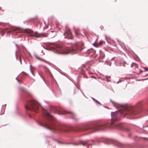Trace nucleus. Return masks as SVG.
I'll return each instance as SVG.
<instances>
[{
  "instance_id": "1",
  "label": "nucleus",
  "mask_w": 148,
  "mask_h": 148,
  "mask_svg": "<svg viewBox=\"0 0 148 148\" xmlns=\"http://www.w3.org/2000/svg\"><path fill=\"white\" fill-rule=\"evenodd\" d=\"M83 46L80 43H76L73 44L70 48H65L62 44H57L51 47V49L54 52L58 53H75L82 49Z\"/></svg>"
},
{
  "instance_id": "2",
  "label": "nucleus",
  "mask_w": 148,
  "mask_h": 148,
  "mask_svg": "<svg viewBox=\"0 0 148 148\" xmlns=\"http://www.w3.org/2000/svg\"><path fill=\"white\" fill-rule=\"evenodd\" d=\"M136 114V112H135L134 108L123 106L122 109L118 112L112 113L111 125H112L113 123L119 119V116L121 114L123 115L124 116L125 115L130 116Z\"/></svg>"
},
{
  "instance_id": "3",
  "label": "nucleus",
  "mask_w": 148,
  "mask_h": 148,
  "mask_svg": "<svg viewBox=\"0 0 148 148\" xmlns=\"http://www.w3.org/2000/svg\"><path fill=\"white\" fill-rule=\"evenodd\" d=\"M108 126L105 124H88L79 127L77 128V131L89 130L91 133L96 131L103 130L108 127Z\"/></svg>"
},
{
  "instance_id": "4",
  "label": "nucleus",
  "mask_w": 148,
  "mask_h": 148,
  "mask_svg": "<svg viewBox=\"0 0 148 148\" xmlns=\"http://www.w3.org/2000/svg\"><path fill=\"white\" fill-rule=\"evenodd\" d=\"M40 125L51 130H59L64 131H67L65 129L66 127L65 126H58L52 123L45 122L44 123H41Z\"/></svg>"
},
{
  "instance_id": "5",
  "label": "nucleus",
  "mask_w": 148,
  "mask_h": 148,
  "mask_svg": "<svg viewBox=\"0 0 148 148\" xmlns=\"http://www.w3.org/2000/svg\"><path fill=\"white\" fill-rule=\"evenodd\" d=\"M39 105V103L36 101L32 100L27 103V105L25 106V108L27 110L37 112Z\"/></svg>"
},
{
  "instance_id": "6",
  "label": "nucleus",
  "mask_w": 148,
  "mask_h": 148,
  "mask_svg": "<svg viewBox=\"0 0 148 148\" xmlns=\"http://www.w3.org/2000/svg\"><path fill=\"white\" fill-rule=\"evenodd\" d=\"M25 32L29 34V36H33L36 38L40 37H46L47 36V34H42L41 33H38L37 32H35L33 34V31L29 29H26L25 30Z\"/></svg>"
},
{
  "instance_id": "7",
  "label": "nucleus",
  "mask_w": 148,
  "mask_h": 148,
  "mask_svg": "<svg viewBox=\"0 0 148 148\" xmlns=\"http://www.w3.org/2000/svg\"><path fill=\"white\" fill-rule=\"evenodd\" d=\"M42 112L45 116V118L49 121L53 120V117L50 114L49 112L46 110L43 109Z\"/></svg>"
},
{
  "instance_id": "8",
  "label": "nucleus",
  "mask_w": 148,
  "mask_h": 148,
  "mask_svg": "<svg viewBox=\"0 0 148 148\" xmlns=\"http://www.w3.org/2000/svg\"><path fill=\"white\" fill-rule=\"evenodd\" d=\"M50 111L51 112H59L58 113L59 114H64L66 113L63 112L61 109L58 107L51 108L50 110Z\"/></svg>"
},
{
  "instance_id": "9",
  "label": "nucleus",
  "mask_w": 148,
  "mask_h": 148,
  "mask_svg": "<svg viewBox=\"0 0 148 148\" xmlns=\"http://www.w3.org/2000/svg\"><path fill=\"white\" fill-rule=\"evenodd\" d=\"M64 35L65 37L68 38L69 39H71L73 38V36L70 29H68L66 30V32L64 33Z\"/></svg>"
},
{
  "instance_id": "10",
  "label": "nucleus",
  "mask_w": 148,
  "mask_h": 148,
  "mask_svg": "<svg viewBox=\"0 0 148 148\" xmlns=\"http://www.w3.org/2000/svg\"><path fill=\"white\" fill-rule=\"evenodd\" d=\"M117 146L121 148H123L126 145L123 143H122L119 142H118L117 144Z\"/></svg>"
},
{
  "instance_id": "11",
  "label": "nucleus",
  "mask_w": 148,
  "mask_h": 148,
  "mask_svg": "<svg viewBox=\"0 0 148 148\" xmlns=\"http://www.w3.org/2000/svg\"><path fill=\"white\" fill-rule=\"evenodd\" d=\"M79 29L78 28H76L75 29V34L77 36H79L80 34L79 33Z\"/></svg>"
},
{
  "instance_id": "12",
  "label": "nucleus",
  "mask_w": 148,
  "mask_h": 148,
  "mask_svg": "<svg viewBox=\"0 0 148 148\" xmlns=\"http://www.w3.org/2000/svg\"><path fill=\"white\" fill-rule=\"evenodd\" d=\"M80 144H82V145H88V146H89L90 145V144H89L88 143V141H86V142L82 141L80 143Z\"/></svg>"
},
{
  "instance_id": "13",
  "label": "nucleus",
  "mask_w": 148,
  "mask_h": 148,
  "mask_svg": "<svg viewBox=\"0 0 148 148\" xmlns=\"http://www.w3.org/2000/svg\"><path fill=\"white\" fill-rule=\"evenodd\" d=\"M35 57L37 59L40 60L44 62H46V61L45 60H44L41 58L39 57L38 56H35Z\"/></svg>"
},
{
  "instance_id": "14",
  "label": "nucleus",
  "mask_w": 148,
  "mask_h": 148,
  "mask_svg": "<svg viewBox=\"0 0 148 148\" xmlns=\"http://www.w3.org/2000/svg\"><path fill=\"white\" fill-rule=\"evenodd\" d=\"M35 57L37 59L40 60L44 62H46V61L45 60H44L41 58L39 57L38 56H35Z\"/></svg>"
},
{
  "instance_id": "15",
  "label": "nucleus",
  "mask_w": 148,
  "mask_h": 148,
  "mask_svg": "<svg viewBox=\"0 0 148 148\" xmlns=\"http://www.w3.org/2000/svg\"><path fill=\"white\" fill-rule=\"evenodd\" d=\"M35 57L37 59L40 60L44 62H46V61L45 60H44L41 58L39 57L38 56H35Z\"/></svg>"
},
{
  "instance_id": "16",
  "label": "nucleus",
  "mask_w": 148,
  "mask_h": 148,
  "mask_svg": "<svg viewBox=\"0 0 148 148\" xmlns=\"http://www.w3.org/2000/svg\"><path fill=\"white\" fill-rule=\"evenodd\" d=\"M115 126L118 129H121L122 127V125L121 124H116Z\"/></svg>"
},
{
  "instance_id": "17",
  "label": "nucleus",
  "mask_w": 148,
  "mask_h": 148,
  "mask_svg": "<svg viewBox=\"0 0 148 148\" xmlns=\"http://www.w3.org/2000/svg\"><path fill=\"white\" fill-rule=\"evenodd\" d=\"M131 67H134L135 68H137V65L136 64V63H133L132 64H131Z\"/></svg>"
},
{
  "instance_id": "18",
  "label": "nucleus",
  "mask_w": 148,
  "mask_h": 148,
  "mask_svg": "<svg viewBox=\"0 0 148 148\" xmlns=\"http://www.w3.org/2000/svg\"><path fill=\"white\" fill-rule=\"evenodd\" d=\"M37 19V17H34V18H32L31 19H30V20H35V19Z\"/></svg>"
},
{
  "instance_id": "19",
  "label": "nucleus",
  "mask_w": 148,
  "mask_h": 148,
  "mask_svg": "<svg viewBox=\"0 0 148 148\" xmlns=\"http://www.w3.org/2000/svg\"><path fill=\"white\" fill-rule=\"evenodd\" d=\"M145 71H148V67H145L144 68Z\"/></svg>"
},
{
  "instance_id": "20",
  "label": "nucleus",
  "mask_w": 148,
  "mask_h": 148,
  "mask_svg": "<svg viewBox=\"0 0 148 148\" xmlns=\"http://www.w3.org/2000/svg\"><path fill=\"white\" fill-rule=\"evenodd\" d=\"M103 43V41H101L99 43V45H100L101 44H102Z\"/></svg>"
},
{
  "instance_id": "21",
  "label": "nucleus",
  "mask_w": 148,
  "mask_h": 148,
  "mask_svg": "<svg viewBox=\"0 0 148 148\" xmlns=\"http://www.w3.org/2000/svg\"><path fill=\"white\" fill-rule=\"evenodd\" d=\"M12 29H13V31H16V29H17L16 28H13Z\"/></svg>"
},
{
  "instance_id": "22",
  "label": "nucleus",
  "mask_w": 148,
  "mask_h": 148,
  "mask_svg": "<svg viewBox=\"0 0 148 148\" xmlns=\"http://www.w3.org/2000/svg\"><path fill=\"white\" fill-rule=\"evenodd\" d=\"M112 1L113 2H115L116 1V0H112Z\"/></svg>"
},
{
  "instance_id": "23",
  "label": "nucleus",
  "mask_w": 148,
  "mask_h": 148,
  "mask_svg": "<svg viewBox=\"0 0 148 148\" xmlns=\"http://www.w3.org/2000/svg\"><path fill=\"white\" fill-rule=\"evenodd\" d=\"M142 72V71H140V73H138V74H140V73Z\"/></svg>"
},
{
  "instance_id": "24",
  "label": "nucleus",
  "mask_w": 148,
  "mask_h": 148,
  "mask_svg": "<svg viewBox=\"0 0 148 148\" xmlns=\"http://www.w3.org/2000/svg\"><path fill=\"white\" fill-rule=\"evenodd\" d=\"M144 138L146 139V140H148V138Z\"/></svg>"
},
{
  "instance_id": "25",
  "label": "nucleus",
  "mask_w": 148,
  "mask_h": 148,
  "mask_svg": "<svg viewBox=\"0 0 148 148\" xmlns=\"http://www.w3.org/2000/svg\"><path fill=\"white\" fill-rule=\"evenodd\" d=\"M17 79V80L18 81V82H20V81H19V80H18V79Z\"/></svg>"
},
{
  "instance_id": "26",
  "label": "nucleus",
  "mask_w": 148,
  "mask_h": 148,
  "mask_svg": "<svg viewBox=\"0 0 148 148\" xmlns=\"http://www.w3.org/2000/svg\"><path fill=\"white\" fill-rule=\"evenodd\" d=\"M68 113H72V112H68Z\"/></svg>"
},
{
  "instance_id": "27",
  "label": "nucleus",
  "mask_w": 148,
  "mask_h": 148,
  "mask_svg": "<svg viewBox=\"0 0 148 148\" xmlns=\"http://www.w3.org/2000/svg\"><path fill=\"white\" fill-rule=\"evenodd\" d=\"M84 34H85V35H86V33H84Z\"/></svg>"
},
{
  "instance_id": "28",
  "label": "nucleus",
  "mask_w": 148,
  "mask_h": 148,
  "mask_svg": "<svg viewBox=\"0 0 148 148\" xmlns=\"http://www.w3.org/2000/svg\"><path fill=\"white\" fill-rule=\"evenodd\" d=\"M147 112H148V110H147ZM147 114H148V113Z\"/></svg>"
}]
</instances>
